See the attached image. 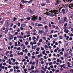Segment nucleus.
Returning <instances> with one entry per match:
<instances>
[{
  "label": "nucleus",
  "mask_w": 73,
  "mask_h": 73,
  "mask_svg": "<svg viewBox=\"0 0 73 73\" xmlns=\"http://www.w3.org/2000/svg\"><path fill=\"white\" fill-rule=\"evenodd\" d=\"M31 70H33V69H35V66H34L32 65L31 66Z\"/></svg>",
  "instance_id": "obj_9"
},
{
  "label": "nucleus",
  "mask_w": 73,
  "mask_h": 73,
  "mask_svg": "<svg viewBox=\"0 0 73 73\" xmlns=\"http://www.w3.org/2000/svg\"><path fill=\"white\" fill-rule=\"evenodd\" d=\"M54 12H58V10H55L54 11Z\"/></svg>",
  "instance_id": "obj_59"
},
{
  "label": "nucleus",
  "mask_w": 73,
  "mask_h": 73,
  "mask_svg": "<svg viewBox=\"0 0 73 73\" xmlns=\"http://www.w3.org/2000/svg\"><path fill=\"white\" fill-rule=\"evenodd\" d=\"M20 28H18V30L17 31L18 32H20Z\"/></svg>",
  "instance_id": "obj_42"
},
{
  "label": "nucleus",
  "mask_w": 73,
  "mask_h": 73,
  "mask_svg": "<svg viewBox=\"0 0 73 73\" xmlns=\"http://www.w3.org/2000/svg\"><path fill=\"white\" fill-rule=\"evenodd\" d=\"M13 56V54H11L10 55V57H12Z\"/></svg>",
  "instance_id": "obj_45"
},
{
  "label": "nucleus",
  "mask_w": 73,
  "mask_h": 73,
  "mask_svg": "<svg viewBox=\"0 0 73 73\" xmlns=\"http://www.w3.org/2000/svg\"><path fill=\"white\" fill-rule=\"evenodd\" d=\"M41 49L42 50H44V48L43 47H41Z\"/></svg>",
  "instance_id": "obj_54"
},
{
  "label": "nucleus",
  "mask_w": 73,
  "mask_h": 73,
  "mask_svg": "<svg viewBox=\"0 0 73 73\" xmlns=\"http://www.w3.org/2000/svg\"><path fill=\"white\" fill-rule=\"evenodd\" d=\"M21 3H26L27 1H24V0H22Z\"/></svg>",
  "instance_id": "obj_12"
},
{
  "label": "nucleus",
  "mask_w": 73,
  "mask_h": 73,
  "mask_svg": "<svg viewBox=\"0 0 73 73\" xmlns=\"http://www.w3.org/2000/svg\"><path fill=\"white\" fill-rule=\"evenodd\" d=\"M40 63L41 64H44V61H42Z\"/></svg>",
  "instance_id": "obj_39"
},
{
  "label": "nucleus",
  "mask_w": 73,
  "mask_h": 73,
  "mask_svg": "<svg viewBox=\"0 0 73 73\" xmlns=\"http://www.w3.org/2000/svg\"><path fill=\"white\" fill-rule=\"evenodd\" d=\"M27 19L28 20H30V19H31V18L30 17L27 18Z\"/></svg>",
  "instance_id": "obj_49"
},
{
  "label": "nucleus",
  "mask_w": 73,
  "mask_h": 73,
  "mask_svg": "<svg viewBox=\"0 0 73 73\" xmlns=\"http://www.w3.org/2000/svg\"><path fill=\"white\" fill-rule=\"evenodd\" d=\"M23 69H25V65H23Z\"/></svg>",
  "instance_id": "obj_57"
},
{
  "label": "nucleus",
  "mask_w": 73,
  "mask_h": 73,
  "mask_svg": "<svg viewBox=\"0 0 73 73\" xmlns=\"http://www.w3.org/2000/svg\"><path fill=\"white\" fill-rule=\"evenodd\" d=\"M50 38H52V35H50V36H49Z\"/></svg>",
  "instance_id": "obj_55"
},
{
  "label": "nucleus",
  "mask_w": 73,
  "mask_h": 73,
  "mask_svg": "<svg viewBox=\"0 0 73 73\" xmlns=\"http://www.w3.org/2000/svg\"><path fill=\"white\" fill-rule=\"evenodd\" d=\"M36 50L37 51H39L40 50V48L38 47L36 49Z\"/></svg>",
  "instance_id": "obj_26"
},
{
  "label": "nucleus",
  "mask_w": 73,
  "mask_h": 73,
  "mask_svg": "<svg viewBox=\"0 0 73 73\" xmlns=\"http://www.w3.org/2000/svg\"><path fill=\"white\" fill-rule=\"evenodd\" d=\"M66 20H67V18H66V17H64V22H65V21H66Z\"/></svg>",
  "instance_id": "obj_13"
},
{
  "label": "nucleus",
  "mask_w": 73,
  "mask_h": 73,
  "mask_svg": "<svg viewBox=\"0 0 73 73\" xmlns=\"http://www.w3.org/2000/svg\"><path fill=\"white\" fill-rule=\"evenodd\" d=\"M36 65H38V60H36Z\"/></svg>",
  "instance_id": "obj_19"
},
{
  "label": "nucleus",
  "mask_w": 73,
  "mask_h": 73,
  "mask_svg": "<svg viewBox=\"0 0 73 73\" xmlns=\"http://www.w3.org/2000/svg\"><path fill=\"white\" fill-rule=\"evenodd\" d=\"M48 26L46 25V26H44V28L45 29H48Z\"/></svg>",
  "instance_id": "obj_24"
},
{
  "label": "nucleus",
  "mask_w": 73,
  "mask_h": 73,
  "mask_svg": "<svg viewBox=\"0 0 73 73\" xmlns=\"http://www.w3.org/2000/svg\"><path fill=\"white\" fill-rule=\"evenodd\" d=\"M9 53V51H8L6 52L5 54H6V55H7V54H8V53Z\"/></svg>",
  "instance_id": "obj_18"
},
{
  "label": "nucleus",
  "mask_w": 73,
  "mask_h": 73,
  "mask_svg": "<svg viewBox=\"0 0 73 73\" xmlns=\"http://www.w3.org/2000/svg\"><path fill=\"white\" fill-rule=\"evenodd\" d=\"M62 11L63 12V14L65 13V9H62Z\"/></svg>",
  "instance_id": "obj_16"
},
{
  "label": "nucleus",
  "mask_w": 73,
  "mask_h": 73,
  "mask_svg": "<svg viewBox=\"0 0 73 73\" xmlns=\"http://www.w3.org/2000/svg\"><path fill=\"white\" fill-rule=\"evenodd\" d=\"M67 56H68V54L66 53L65 54V57H67Z\"/></svg>",
  "instance_id": "obj_36"
},
{
  "label": "nucleus",
  "mask_w": 73,
  "mask_h": 73,
  "mask_svg": "<svg viewBox=\"0 0 73 73\" xmlns=\"http://www.w3.org/2000/svg\"><path fill=\"white\" fill-rule=\"evenodd\" d=\"M42 39H41L39 41V42H42Z\"/></svg>",
  "instance_id": "obj_28"
},
{
  "label": "nucleus",
  "mask_w": 73,
  "mask_h": 73,
  "mask_svg": "<svg viewBox=\"0 0 73 73\" xmlns=\"http://www.w3.org/2000/svg\"><path fill=\"white\" fill-rule=\"evenodd\" d=\"M9 45H10V46H11V45H12V43L11 42H10L9 43Z\"/></svg>",
  "instance_id": "obj_23"
},
{
  "label": "nucleus",
  "mask_w": 73,
  "mask_h": 73,
  "mask_svg": "<svg viewBox=\"0 0 73 73\" xmlns=\"http://www.w3.org/2000/svg\"><path fill=\"white\" fill-rule=\"evenodd\" d=\"M37 47V45H35V46H32V48L33 49H35V48Z\"/></svg>",
  "instance_id": "obj_7"
},
{
  "label": "nucleus",
  "mask_w": 73,
  "mask_h": 73,
  "mask_svg": "<svg viewBox=\"0 0 73 73\" xmlns=\"http://www.w3.org/2000/svg\"><path fill=\"white\" fill-rule=\"evenodd\" d=\"M5 24L6 27H8L9 26V20H7Z\"/></svg>",
  "instance_id": "obj_2"
},
{
  "label": "nucleus",
  "mask_w": 73,
  "mask_h": 73,
  "mask_svg": "<svg viewBox=\"0 0 73 73\" xmlns=\"http://www.w3.org/2000/svg\"><path fill=\"white\" fill-rule=\"evenodd\" d=\"M32 64V65H35V62L33 61V62Z\"/></svg>",
  "instance_id": "obj_56"
},
{
  "label": "nucleus",
  "mask_w": 73,
  "mask_h": 73,
  "mask_svg": "<svg viewBox=\"0 0 73 73\" xmlns=\"http://www.w3.org/2000/svg\"><path fill=\"white\" fill-rule=\"evenodd\" d=\"M29 27H30V29H33L32 27L31 26H29Z\"/></svg>",
  "instance_id": "obj_58"
},
{
  "label": "nucleus",
  "mask_w": 73,
  "mask_h": 73,
  "mask_svg": "<svg viewBox=\"0 0 73 73\" xmlns=\"http://www.w3.org/2000/svg\"><path fill=\"white\" fill-rule=\"evenodd\" d=\"M59 23H60V24H61L62 23V20H60L59 21Z\"/></svg>",
  "instance_id": "obj_20"
},
{
  "label": "nucleus",
  "mask_w": 73,
  "mask_h": 73,
  "mask_svg": "<svg viewBox=\"0 0 73 73\" xmlns=\"http://www.w3.org/2000/svg\"><path fill=\"white\" fill-rule=\"evenodd\" d=\"M38 46H40V45H41V43L39 42L37 43Z\"/></svg>",
  "instance_id": "obj_38"
},
{
  "label": "nucleus",
  "mask_w": 73,
  "mask_h": 73,
  "mask_svg": "<svg viewBox=\"0 0 73 73\" xmlns=\"http://www.w3.org/2000/svg\"><path fill=\"white\" fill-rule=\"evenodd\" d=\"M42 25L41 24H38L37 25L38 27H40V26H42Z\"/></svg>",
  "instance_id": "obj_22"
},
{
  "label": "nucleus",
  "mask_w": 73,
  "mask_h": 73,
  "mask_svg": "<svg viewBox=\"0 0 73 73\" xmlns=\"http://www.w3.org/2000/svg\"><path fill=\"white\" fill-rule=\"evenodd\" d=\"M0 23H1V24H3V23H4V21H1L0 22Z\"/></svg>",
  "instance_id": "obj_60"
},
{
  "label": "nucleus",
  "mask_w": 73,
  "mask_h": 73,
  "mask_svg": "<svg viewBox=\"0 0 73 73\" xmlns=\"http://www.w3.org/2000/svg\"><path fill=\"white\" fill-rule=\"evenodd\" d=\"M37 16H35V15H34L33 17H32V19L33 21H35L36 20H37Z\"/></svg>",
  "instance_id": "obj_1"
},
{
  "label": "nucleus",
  "mask_w": 73,
  "mask_h": 73,
  "mask_svg": "<svg viewBox=\"0 0 73 73\" xmlns=\"http://www.w3.org/2000/svg\"><path fill=\"white\" fill-rule=\"evenodd\" d=\"M39 72L38 70H37L35 71V73H38Z\"/></svg>",
  "instance_id": "obj_48"
},
{
  "label": "nucleus",
  "mask_w": 73,
  "mask_h": 73,
  "mask_svg": "<svg viewBox=\"0 0 73 73\" xmlns=\"http://www.w3.org/2000/svg\"><path fill=\"white\" fill-rule=\"evenodd\" d=\"M22 49H25V46H23V48Z\"/></svg>",
  "instance_id": "obj_53"
},
{
  "label": "nucleus",
  "mask_w": 73,
  "mask_h": 73,
  "mask_svg": "<svg viewBox=\"0 0 73 73\" xmlns=\"http://www.w3.org/2000/svg\"><path fill=\"white\" fill-rule=\"evenodd\" d=\"M60 3V0H57L56 1V3L55 4V5H58V4Z\"/></svg>",
  "instance_id": "obj_3"
},
{
  "label": "nucleus",
  "mask_w": 73,
  "mask_h": 73,
  "mask_svg": "<svg viewBox=\"0 0 73 73\" xmlns=\"http://www.w3.org/2000/svg\"><path fill=\"white\" fill-rule=\"evenodd\" d=\"M27 10L29 12H30L31 13V14L33 13V11L32 10L30 9H27Z\"/></svg>",
  "instance_id": "obj_6"
},
{
  "label": "nucleus",
  "mask_w": 73,
  "mask_h": 73,
  "mask_svg": "<svg viewBox=\"0 0 73 73\" xmlns=\"http://www.w3.org/2000/svg\"><path fill=\"white\" fill-rule=\"evenodd\" d=\"M46 2L47 3H50V1L49 0H47L46 1Z\"/></svg>",
  "instance_id": "obj_41"
},
{
  "label": "nucleus",
  "mask_w": 73,
  "mask_h": 73,
  "mask_svg": "<svg viewBox=\"0 0 73 73\" xmlns=\"http://www.w3.org/2000/svg\"><path fill=\"white\" fill-rule=\"evenodd\" d=\"M9 36H10L11 37L9 38V40H12V39H13V35H12L10 34H9Z\"/></svg>",
  "instance_id": "obj_5"
},
{
  "label": "nucleus",
  "mask_w": 73,
  "mask_h": 73,
  "mask_svg": "<svg viewBox=\"0 0 73 73\" xmlns=\"http://www.w3.org/2000/svg\"><path fill=\"white\" fill-rule=\"evenodd\" d=\"M66 37L67 39H66V40H68V39H69V37L68 36H67Z\"/></svg>",
  "instance_id": "obj_29"
},
{
  "label": "nucleus",
  "mask_w": 73,
  "mask_h": 73,
  "mask_svg": "<svg viewBox=\"0 0 73 73\" xmlns=\"http://www.w3.org/2000/svg\"><path fill=\"white\" fill-rule=\"evenodd\" d=\"M24 65H27V64H28V63H27V62H24Z\"/></svg>",
  "instance_id": "obj_35"
},
{
  "label": "nucleus",
  "mask_w": 73,
  "mask_h": 73,
  "mask_svg": "<svg viewBox=\"0 0 73 73\" xmlns=\"http://www.w3.org/2000/svg\"><path fill=\"white\" fill-rule=\"evenodd\" d=\"M16 19H17V18L16 17H14V19H13V21H15L16 20Z\"/></svg>",
  "instance_id": "obj_47"
},
{
  "label": "nucleus",
  "mask_w": 73,
  "mask_h": 73,
  "mask_svg": "<svg viewBox=\"0 0 73 73\" xmlns=\"http://www.w3.org/2000/svg\"><path fill=\"white\" fill-rule=\"evenodd\" d=\"M25 61H26L25 59H23V60H22L23 62H25Z\"/></svg>",
  "instance_id": "obj_51"
},
{
  "label": "nucleus",
  "mask_w": 73,
  "mask_h": 73,
  "mask_svg": "<svg viewBox=\"0 0 73 73\" xmlns=\"http://www.w3.org/2000/svg\"><path fill=\"white\" fill-rule=\"evenodd\" d=\"M70 72H71L72 73H73V69H71V70H70Z\"/></svg>",
  "instance_id": "obj_46"
},
{
  "label": "nucleus",
  "mask_w": 73,
  "mask_h": 73,
  "mask_svg": "<svg viewBox=\"0 0 73 73\" xmlns=\"http://www.w3.org/2000/svg\"><path fill=\"white\" fill-rule=\"evenodd\" d=\"M36 37H33V40H36Z\"/></svg>",
  "instance_id": "obj_50"
},
{
  "label": "nucleus",
  "mask_w": 73,
  "mask_h": 73,
  "mask_svg": "<svg viewBox=\"0 0 73 73\" xmlns=\"http://www.w3.org/2000/svg\"><path fill=\"white\" fill-rule=\"evenodd\" d=\"M52 62H50L49 63V65H52Z\"/></svg>",
  "instance_id": "obj_37"
},
{
  "label": "nucleus",
  "mask_w": 73,
  "mask_h": 73,
  "mask_svg": "<svg viewBox=\"0 0 73 73\" xmlns=\"http://www.w3.org/2000/svg\"><path fill=\"white\" fill-rule=\"evenodd\" d=\"M20 6L21 7V8H23V5H22L21 4H20Z\"/></svg>",
  "instance_id": "obj_25"
},
{
  "label": "nucleus",
  "mask_w": 73,
  "mask_h": 73,
  "mask_svg": "<svg viewBox=\"0 0 73 73\" xmlns=\"http://www.w3.org/2000/svg\"><path fill=\"white\" fill-rule=\"evenodd\" d=\"M5 29H6L5 27H4L3 28V31H5Z\"/></svg>",
  "instance_id": "obj_62"
},
{
  "label": "nucleus",
  "mask_w": 73,
  "mask_h": 73,
  "mask_svg": "<svg viewBox=\"0 0 73 73\" xmlns=\"http://www.w3.org/2000/svg\"><path fill=\"white\" fill-rule=\"evenodd\" d=\"M26 33L28 35L30 34V32L29 31H27Z\"/></svg>",
  "instance_id": "obj_21"
},
{
  "label": "nucleus",
  "mask_w": 73,
  "mask_h": 73,
  "mask_svg": "<svg viewBox=\"0 0 73 73\" xmlns=\"http://www.w3.org/2000/svg\"><path fill=\"white\" fill-rule=\"evenodd\" d=\"M39 37H40V36L38 35L37 36V38L36 39V41H38V38H39Z\"/></svg>",
  "instance_id": "obj_17"
},
{
  "label": "nucleus",
  "mask_w": 73,
  "mask_h": 73,
  "mask_svg": "<svg viewBox=\"0 0 73 73\" xmlns=\"http://www.w3.org/2000/svg\"><path fill=\"white\" fill-rule=\"evenodd\" d=\"M21 27H23V28H24V27H25V25L24 24H22L21 25Z\"/></svg>",
  "instance_id": "obj_11"
},
{
  "label": "nucleus",
  "mask_w": 73,
  "mask_h": 73,
  "mask_svg": "<svg viewBox=\"0 0 73 73\" xmlns=\"http://www.w3.org/2000/svg\"><path fill=\"white\" fill-rule=\"evenodd\" d=\"M33 35H34V36H36L37 35V34L36 33H33Z\"/></svg>",
  "instance_id": "obj_27"
},
{
  "label": "nucleus",
  "mask_w": 73,
  "mask_h": 73,
  "mask_svg": "<svg viewBox=\"0 0 73 73\" xmlns=\"http://www.w3.org/2000/svg\"><path fill=\"white\" fill-rule=\"evenodd\" d=\"M17 50H21V48H20V47H19L17 48Z\"/></svg>",
  "instance_id": "obj_31"
},
{
  "label": "nucleus",
  "mask_w": 73,
  "mask_h": 73,
  "mask_svg": "<svg viewBox=\"0 0 73 73\" xmlns=\"http://www.w3.org/2000/svg\"><path fill=\"white\" fill-rule=\"evenodd\" d=\"M69 7L70 8H71V9H73V4H70L69 5Z\"/></svg>",
  "instance_id": "obj_4"
},
{
  "label": "nucleus",
  "mask_w": 73,
  "mask_h": 73,
  "mask_svg": "<svg viewBox=\"0 0 73 73\" xmlns=\"http://www.w3.org/2000/svg\"><path fill=\"white\" fill-rule=\"evenodd\" d=\"M1 69H5V66H2L1 67Z\"/></svg>",
  "instance_id": "obj_15"
},
{
  "label": "nucleus",
  "mask_w": 73,
  "mask_h": 73,
  "mask_svg": "<svg viewBox=\"0 0 73 73\" xmlns=\"http://www.w3.org/2000/svg\"><path fill=\"white\" fill-rule=\"evenodd\" d=\"M19 67L17 66H16V69H17V70H18V69H19Z\"/></svg>",
  "instance_id": "obj_64"
},
{
  "label": "nucleus",
  "mask_w": 73,
  "mask_h": 73,
  "mask_svg": "<svg viewBox=\"0 0 73 73\" xmlns=\"http://www.w3.org/2000/svg\"><path fill=\"white\" fill-rule=\"evenodd\" d=\"M63 7H64V8H66L67 7H68V5H66V4H65L64 5Z\"/></svg>",
  "instance_id": "obj_10"
},
{
  "label": "nucleus",
  "mask_w": 73,
  "mask_h": 73,
  "mask_svg": "<svg viewBox=\"0 0 73 73\" xmlns=\"http://www.w3.org/2000/svg\"><path fill=\"white\" fill-rule=\"evenodd\" d=\"M18 27H20V23H19V22H18Z\"/></svg>",
  "instance_id": "obj_34"
},
{
  "label": "nucleus",
  "mask_w": 73,
  "mask_h": 73,
  "mask_svg": "<svg viewBox=\"0 0 73 73\" xmlns=\"http://www.w3.org/2000/svg\"><path fill=\"white\" fill-rule=\"evenodd\" d=\"M39 33H40V34H41V33H42L43 32H44V31L43 30H39Z\"/></svg>",
  "instance_id": "obj_8"
},
{
  "label": "nucleus",
  "mask_w": 73,
  "mask_h": 73,
  "mask_svg": "<svg viewBox=\"0 0 73 73\" xmlns=\"http://www.w3.org/2000/svg\"><path fill=\"white\" fill-rule=\"evenodd\" d=\"M59 38H60V39H62V38H63V37L60 36L59 37Z\"/></svg>",
  "instance_id": "obj_30"
},
{
  "label": "nucleus",
  "mask_w": 73,
  "mask_h": 73,
  "mask_svg": "<svg viewBox=\"0 0 73 73\" xmlns=\"http://www.w3.org/2000/svg\"><path fill=\"white\" fill-rule=\"evenodd\" d=\"M14 40H16L17 39V37H16V36H15L14 37Z\"/></svg>",
  "instance_id": "obj_43"
},
{
  "label": "nucleus",
  "mask_w": 73,
  "mask_h": 73,
  "mask_svg": "<svg viewBox=\"0 0 73 73\" xmlns=\"http://www.w3.org/2000/svg\"><path fill=\"white\" fill-rule=\"evenodd\" d=\"M53 37H57V35H53Z\"/></svg>",
  "instance_id": "obj_32"
},
{
  "label": "nucleus",
  "mask_w": 73,
  "mask_h": 73,
  "mask_svg": "<svg viewBox=\"0 0 73 73\" xmlns=\"http://www.w3.org/2000/svg\"><path fill=\"white\" fill-rule=\"evenodd\" d=\"M24 71L25 72H26L27 71V68L24 69Z\"/></svg>",
  "instance_id": "obj_44"
},
{
  "label": "nucleus",
  "mask_w": 73,
  "mask_h": 73,
  "mask_svg": "<svg viewBox=\"0 0 73 73\" xmlns=\"http://www.w3.org/2000/svg\"><path fill=\"white\" fill-rule=\"evenodd\" d=\"M41 73H45V72L44 71H42V70H41Z\"/></svg>",
  "instance_id": "obj_52"
},
{
  "label": "nucleus",
  "mask_w": 73,
  "mask_h": 73,
  "mask_svg": "<svg viewBox=\"0 0 73 73\" xmlns=\"http://www.w3.org/2000/svg\"><path fill=\"white\" fill-rule=\"evenodd\" d=\"M26 45H28V42H26L25 43Z\"/></svg>",
  "instance_id": "obj_61"
},
{
  "label": "nucleus",
  "mask_w": 73,
  "mask_h": 73,
  "mask_svg": "<svg viewBox=\"0 0 73 73\" xmlns=\"http://www.w3.org/2000/svg\"><path fill=\"white\" fill-rule=\"evenodd\" d=\"M29 41H31L32 40V38H31V37H30L29 38Z\"/></svg>",
  "instance_id": "obj_40"
},
{
  "label": "nucleus",
  "mask_w": 73,
  "mask_h": 73,
  "mask_svg": "<svg viewBox=\"0 0 73 73\" xmlns=\"http://www.w3.org/2000/svg\"><path fill=\"white\" fill-rule=\"evenodd\" d=\"M50 16L52 17H53V16H54L55 15H54V14L53 13H52L50 14Z\"/></svg>",
  "instance_id": "obj_14"
},
{
  "label": "nucleus",
  "mask_w": 73,
  "mask_h": 73,
  "mask_svg": "<svg viewBox=\"0 0 73 73\" xmlns=\"http://www.w3.org/2000/svg\"><path fill=\"white\" fill-rule=\"evenodd\" d=\"M19 37L20 38H21V39L23 38V37H22L21 36H19Z\"/></svg>",
  "instance_id": "obj_63"
},
{
  "label": "nucleus",
  "mask_w": 73,
  "mask_h": 73,
  "mask_svg": "<svg viewBox=\"0 0 73 73\" xmlns=\"http://www.w3.org/2000/svg\"><path fill=\"white\" fill-rule=\"evenodd\" d=\"M67 25H68V23H66L64 25V27H66V26H67Z\"/></svg>",
  "instance_id": "obj_33"
}]
</instances>
